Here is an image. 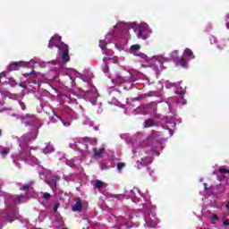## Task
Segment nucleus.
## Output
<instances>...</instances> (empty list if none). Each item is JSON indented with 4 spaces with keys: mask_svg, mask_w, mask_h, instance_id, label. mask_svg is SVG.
Masks as SVG:
<instances>
[{
    "mask_svg": "<svg viewBox=\"0 0 229 229\" xmlns=\"http://www.w3.org/2000/svg\"><path fill=\"white\" fill-rule=\"evenodd\" d=\"M72 212H81L83 210V203L81 198L75 199V204L72 206Z\"/></svg>",
    "mask_w": 229,
    "mask_h": 229,
    "instance_id": "0eeeda50",
    "label": "nucleus"
},
{
    "mask_svg": "<svg viewBox=\"0 0 229 229\" xmlns=\"http://www.w3.org/2000/svg\"><path fill=\"white\" fill-rule=\"evenodd\" d=\"M103 62L106 68V72H110V69H114V67H117L119 64V59L117 57H104Z\"/></svg>",
    "mask_w": 229,
    "mask_h": 229,
    "instance_id": "f03ea898",
    "label": "nucleus"
},
{
    "mask_svg": "<svg viewBox=\"0 0 229 229\" xmlns=\"http://www.w3.org/2000/svg\"><path fill=\"white\" fill-rule=\"evenodd\" d=\"M148 28L147 24H141L139 27L138 38L146 40L149 35L148 34Z\"/></svg>",
    "mask_w": 229,
    "mask_h": 229,
    "instance_id": "20e7f679",
    "label": "nucleus"
},
{
    "mask_svg": "<svg viewBox=\"0 0 229 229\" xmlns=\"http://www.w3.org/2000/svg\"><path fill=\"white\" fill-rule=\"evenodd\" d=\"M22 199V196L19 195L18 197L15 198L16 201H21Z\"/></svg>",
    "mask_w": 229,
    "mask_h": 229,
    "instance_id": "c756f323",
    "label": "nucleus"
},
{
    "mask_svg": "<svg viewBox=\"0 0 229 229\" xmlns=\"http://www.w3.org/2000/svg\"><path fill=\"white\" fill-rule=\"evenodd\" d=\"M140 56H141V58H148V55H146L144 54H141Z\"/></svg>",
    "mask_w": 229,
    "mask_h": 229,
    "instance_id": "473e14b6",
    "label": "nucleus"
},
{
    "mask_svg": "<svg viewBox=\"0 0 229 229\" xmlns=\"http://www.w3.org/2000/svg\"><path fill=\"white\" fill-rule=\"evenodd\" d=\"M107 43L106 41L100 40L99 42V47L102 49L103 54L106 55H114V52L112 50H109L106 48Z\"/></svg>",
    "mask_w": 229,
    "mask_h": 229,
    "instance_id": "1a4fd4ad",
    "label": "nucleus"
},
{
    "mask_svg": "<svg viewBox=\"0 0 229 229\" xmlns=\"http://www.w3.org/2000/svg\"><path fill=\"white\" fill-rule=\"evenodd\" d=\"M145 108L147 110H149L150 114H156L157 113V105H155V104H147L145 106Z\"/></svg>",
    "mask_w": 229,
    "mask_h": 229,
    "instance_id": "ddd939ff",
    "label": "nucleus"
},
{
    "mask_svg": "<svg viewBox=\"0 0 229 229\" xmlns=\"http://www.w3.org/2000/svg\"><path fill=\"white\" fill-rule=\"evenodd\" d=\"M153 126H158L155 120L148 118L144 122V128H152Z\"/></svg>",
    "mask_w": 229,
    "mask_h": 229,
    "instance_id": "9b49d317",
    "label": "nucleus"
},
{
    "mask_svg": "<svg viewBox=\"0 0 229 229\" xmlns=\"http://www.w3.org/2000/svg\"><path fill=\"white\" fill-rule=\"evenodd\" d=\"M217 221H219V216H217L216 214H213L211 216V223L214 224V223H217Z\"/></svg>",
    "mask_w": 229,
    "mask_h": 229,
    "instance_id": "aec40b11",
    "label": "nucleus"
},
{
    "mask_svg": "<svg viewBox=\"0 0 229 229\" xmlns=\"http://www.w3.org/2000/svg\"><path fill=\"white\" fill-rule=\"evenodd\" d=\"M63 80L66 85H70V87H74V76L71 75V73H66L64 75Z\"/></svg>",
    "mask_w": 229,
    "mask_h": 229,
    "instance_id": "6e6552de",
    "label": "nucleus"
},
{
    "mask_svg": "<svg viewBox=\"0 0 229 229\" xmlns=\"http://www.w3.org/2000/svg\"><path fill=\"white\" fill-rule=\"evenodd\" d=\"M93 153H94L95 157H101V155H103L105 153V148H93Z\"/></svg>",
    "mask_w": 229,
    "mask_h": 229,
    "instance_id": "2eb2a0df",
    "label": "nucleus"
},
{
    "mask_svg": "<svg viewBox=\"0 0 229 229\" xmlns=\"http://www.w3.org/2000/svg\"><path fill=\"white\" fill-rule=\"evenodd\" d=\"M133 101H139V98H135Z\"/></svg>",
    "mask_w": 229,
    "mask_h": 229,
    "instance_id": "e433bc0d",
    "label": "nucleus"
},
{
    "mask_svg": "<svg viewBox=\"0 0 229 229\" xmlns=\"http://www.w3.org/2000/svg\"><path fill=\"white\" fill-rule=\"evenodd\" d=\"M178 65L181 67H183L184 69H187V65H189V63H187V60L183 57H179L178 59Z\"/></svg>",
    "mask_w": 229,
    "mask_h": 229,
    "instance_id": "4468645a",
    "label": "nucleus"
},
{
    "mask_svg": "<svg viewBox=\"0 0 229 229\" xmlns=\"http://www.w3.org/2000/svg\"><path fill=\"white\" fill-rule=\"evenodd\" d=\"M39 174H44V173L40 172Z\"/></svg>",
    "mask_w": 229,
    "mask_h": 229,
    "instance_id": "a19ab883",
    "label": "nucleus"
},
{
    "mask_svg": "<svg viewBox=\"0 0 229 229\" xmlns=\"http://www.w3.org/2000/svg\"><path fill=\"white\" fill-rule=\"evenodd\" d=\"M224 225L225 226H228L229 225V220L228 219L224 221Z\"/></svg>",
    "mask_w": 229,
    "mask_h": 229,
    "instance_id": "7c9ffc66",
    "label": "nucleus"
},
{
    "mask_svg": "<svg viewBox=\"0 0 229 229\" xmlns=\"http://www.w3.org/2000/svg\"><path fill=\"white\" fill-rule=\"evenodd\" d=\"M35 70H32L30 72H29V73H24L23 74V76L25 77V78H28L29 76H31V74H35Z\"/></svg>",
    "mask_w": 229,
    "mask_h": 229,
    "instance_id": "a878e982",
    "label": "nucleus"
},
{
    "mask_svg": "<svg viewBox=\"0 0 229 229\" xmlns=\"http://www.w3.org/2000/svg\"><path fill=\"white\" fill-rule=\"evenodd\" d=\"M85 85H86L87 87H90V83H89V82H85Z\"/></svg>",
    "mask_w": 229,
    "mask_h": 229,
    "instance_id": "f704fd0d",
    "label": "nucleus"
},
{
    "mask_svg": "<svg viewBox=\"0 0 229 229\" xmlns=\"http://www.w3.org/2000/svg\"><path fill=\"white\" fill-rule=\"evenodd\" d=\"M183 55H184L186 58H191V59L196 58V56L194 55V53H192V50H191V48H186V49H184V51H183Z\"/></svg>",
    "mask_w": 229,
    "mask_h": 229,
    "instance_id": "f8f14e48",
    "label": "nucleus"
},
{
    "mask_svg": "<svg viewBox=\"0 0 229 229\" xmlns=\"http://www.w3.org/2000/svg\"><path fill=\"white\" fill-rule=\"evenodd\" d=\"M21 65H22V62H13L9 65L8 71L10 72H12V71H17V67H21Z\"/></svg>",
    "mask_w": 229,
    "mask_h": 229,
    "instance_id": "9d476101",
    "label": "nucleus"
},
{
    "mask_svg": "<svg viewBox=\"0 0 229 229\" xmlns=\"http://www.w3.org/2000/svg\"><path fill=\"white\" fill-rule=\"evenodd\" d=\"M218 173H220V174H229V170L226 168H219L218 169Z\"/></svg>",
    "mask_w": 229,
    "mask_h": 229,
    "instance_id": "4be33fe9",
    "label": "nucleus"
},
{
    "mask_svg": "<svg viewBox=\"0 0 229 229\" xmlns=\"http://www.w3.org/2000/svg\"><path fill=\"white\" fill-rule=\"evenodd\" d=\"M20 106H21V110H26V105L24 104V102L20 101Z\"/></svg>",
    "mask_w": 229,
    "mask_h": 229,
    "instance_id": "c85d7f7f",
    "label": "nucleus"
},
{
    "mask_svg": "<svg viewBox=\"0 0 229 229\" xmlns=\"http://www.w3.org/2000/svg\"><path fill=\"white\" fill-rule=\"evenodd\" d=\"M49 198H51V194L47 193V192H45L43 194V199H49Z\"/></svg>",
    "mask_w": 229,
    "mask_h": 229,
    "instance_id": "bb28decb",
    "label": "nucleus"
},
{
    "mask_svg": "<svg viewBox=\"0 0 229 229\" xmlns=\"http://www.w3.org/2000/svg\"><path fill=\"white\" fill-rule=\"evenodd\" d=\"M227 30H229V21L225 24Z\"/></svg>",
    "mask_w": 229,
    "mask_h": 229,
    "instance_id": "c9c22d12",
    "label": "nucleus"
},
{
    "mask_svg": "<svg viewBox=\"0 0 229 229\" xmlns=\"http://www.w3.org/2000/svg\"><path fill=\"white\" fill-rule=\"evenodd\" d=\"M204 187H205V189H207V183H204Z\"/></svg>",
    "mask_w": 229,
    "mask_h": 229,
    "instance_id": "ea45409f",
    "label": "nucleus"
},
{
    "mask_svg": "<svg viewBox=\"0 0 229 229\" xmlns=\"http://www.w3.org/2000/svg\"><path fill=\"white\" fill-rule=\"evenodd\" d=\"M153 160L150 157H142L140 161H137L136 165L138 169H142V167H146V165H149Z\"/></svg>",
    "mask_w": 229,
    "mask_h": 229,
    "instance_id": "39448f33",
    "label": "nucleus"
},
{
    "mask_svg": "<svg viewBox=\"0 0 229 229\" xmlns=\"http://www.w3.org/2000/svg\"><path fill=\"white\" fill-rule=\"evenodd\" d=\"M160 133L162 132H158L157 131L153 130L151 133L152 139H157V137H160Z\"/></svg>",
    "mask_w": 229,
    "mask_h": 229,
    "instance_id": "412c9836",
    "label": "nucleus"
},
{
    "mask_svg": "<svg viewBox=\"0 0 229 229\" xmlns=\"http://www.w3.org/2000/svg\"><path fill=\"white\" fill-rule=\"evenodd\" d=\"M58 182H60V176L54 175L51 176L50 180H47L46 183L47 185H49V187H51L53 191H55V189H56Z\"/></svg>",
    "mask_w": 229,
    "mask_h": 229,
    "instance_id": "423d86ee",
    "label": "nucleus"
},
{
    "mask_svg": "<svg viewBox=\"0 0 229 229\" xmlns=\"http://www.w3.org/2000/svg\"><path fill=\"white\" fill-rule=\"evenodd\" d=\"M55 40H57V42H60L62 40V37L58 36V34L54 35L48 42V47L50 49L52 47H58L59 50L63 51L62 60L64 62H71V56H69V46L64 43H62L61 45H58L55 43Z\"/></svg>",
    "mask_w": 229,
    "mask_h": 229,
    "instance_id": "f257e3e1",
    "label": "nucleus"
},
{
    "mask_svg": "<svg viewBox=\"0 0 229 229\" xmlns=\"http://www.w3.org/2000/svg\"><path fill=\"white\" fill-rule=\"evenodd\" d=\"M21 147L22 148V149H24V148L28 146V142L35 140V134L31 132L24 134L23 137L21 138Z\"/></svg>",
    "mask_w": 229,
    "mask_h": 229,
    "instance_id": "7ed1b4c3",
    "label": "nucleus"
},
{
    "mask_svg": "<svg viewBox=\"0 0 229 229\" xmlns=\"http://www.w3.org/2000/svg\"><path fill=\"white\" fill-rule=\"evenodd\" d=\"M20 191H26L27 192H30V186L25 184L20 188Z\"/></svg>",
    "mask_w": 229,
    "mask_h": 229,
    "instance_id": "5701e85b",
    "label": "nucleus"
},
{
    "mask_svg": "<svg viewBox=\"0 0 229 229\" xmlns=\"http://www.w3.org/2000/svg\"><path fill=\"white\" fill-rule=\"evenodd\" d=\"M80 92H83V94H89V92H90V91L89 89L80 88Z\"/></svg>",
    "mask_w": 229,
    "mask_h": 229,
    "instance_id": "cd10ccee",
    "label": "nucleus"
},
{
    "mask_svg": "<svg viewBox=\"0 0 229 229\" xmlns=\"http://www.w3.org/2000/svg\"><path fill=\"white\" fill-rule=\"evenodd\" d=\"M170 57L173 58V60H178L180 58L178 50H174L170 54Z\"/></svg>",
    "mask_w": 229,
    "mask_h": 229,
    "instance_id": "f3484780",
    "label": "nucleus"
},
{
    "mask_svg": "<svg viewBox=\"0 0 229 229\" xmlns=\"http://www.w3.org/2000/svg\"><path fill=\"white\" fill-rule=\"evenodd\" d=\"M55 117H57V119H60L64 124V126H71V122H65L64 120H62V118L60 117V115L55 114Z\"/></svg>",
    "mask_w": 229,
    "mask_h": 229,
    "instance_id": "6ab92c4d",
    "label": "nucleus"
},
{
    "mask_svg": "<svg viewBox=\"0 0 229 229\" xmlns=\"http://www.w3.org/2000/svg\"><path fill=\"white\" fill-rule=\"evenodd\" d=\"M8 153H10V148L4 147L1 151V156L6 157V155H8Z\"/></svg>",
    "mask_w": 229,
    "mask_h": 229,
    "instance_id": "a211bd4d",
    "label": "nucleus"
},
{
    "mask_svg": "<svg viewBox=\"0 0 229 229\" xmlns=\"http://www.w3.org/2000/svg\"><path fill=\"white\" fill-rule=\"evenodd\" d=\"M225 208H227L228 212H229V201L227 202Z\"/></svg>",
    "mask_w": 229,
    "mask_h": 229,
    "instance_id": "72a5a7b5",
    "label": "nucleus"
},
{
    "mask_svg": "<svg viewBox=\"0 0 229 229\" xmlns=\"http://www.w3.org/2000/svg\"><path fill=\"white\" fill-rule=\"evenodd\" d=\"M182 94H185V92L182 91Z\"/></svg>",
    "mask_w": 229,
    "mask_h": 229,
    "instance_id": "79ce46f5",
    "label": "nucleus"
},
{
    "mask_svg": "<svg viewBox=\"0 0 229 229\" xmlns=\"http://www.w3.org/2000/svg\"><path fill=\"white\" fill-rule=\"evenodd\" d=\"M103 187H105V182L103 181L100 180H96L95 181V185L94 188L95 189H103Z\"/></svg>",
    "mask_w": 229,
    "mask_h": 229,
    "instance_id": "dca6fc26",
    "label": "nucleus"
},
{
    "mask_svg": "<svg viewBox=\"0 0 229 229\" xmlns=\"http://www.w3.org/2000/svg\"><path fill=\"white\" fill-rule=\"evenodd\" d=\"M124 165H126L124 163H118L117 164V169L119 171H121V169H123L124 167Z\"/></svg>",
    "mask_w": 229,
    "mask_h": 229,
    "instance_id": "393cba45",
    "label": "nucleus"
},
{
    "mask_svg": "<svg viewBox=\"0 0 229 229\" xmlns=\"http://www.w3.org/2000/svg\"><path fill=\"white\" fill-rule=\"evenodd\" d=\"M58 210V204L54 206V212H57Z\"/></svg>",
    "mask_w": 229,
    "mask_h": 229,
    "instance_id": "2f4dec72",
    "label": "nucleus"
},
{
    "mask_svg": "<svg viewBox=\"0 0 229 229\" xmlns=\"http://www.w3.org/2000/svg\"><path fill=\"white\" fill-rule=\"evenodd\" d=\"M25 117L28 119V118L30 117V114H26Z\"/></svg>",
    "mask_w": 229,
    "mask_h": 229,
    "instance_id": "4c0bfd02",
    "label": "nucleus"
},
{
    "mask_svg": "<svg viewBox=\"0 0 229 229\" xmlns=\"http://www.w3.org/2000/svg\"><path fill=\"white\" fill-rule=\"evenodd\" d=\"M139 49H140V46H139V45H132L131 47V51H139Z\"/></svg>",
    "mask_w": 229,
    "mask_h": 229,
    "instance_id": "b1692460",
    "label": "nucleus"
},
{
    "mask_svg": "<svg viewBox=\"0 0 229 229\" xmlns=\"http://www.w3.org/2000/svg\"><path fill=\"white\" fill-rule=\"evenodd\" d=\"M2 131H3L0 129V137H1V135H2Z\"/></svg>",
    "mask_w": 229,
    "mask_h": 229,
    "instance_id": "58836bf2",
    "label": "nucleus"
}]
</instances>
